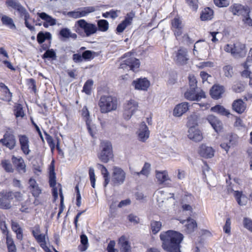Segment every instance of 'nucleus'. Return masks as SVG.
<instances>
[{"label": "nucleus", "instance_id": "a878e982", "mask_svg": "<svg viewBox=\"0 0 252 252\" xmlns=\"http://www.w3.org/2000/svg\"><path fill=\"white\" fill-rule=\"evenodd\" d=\"M233 109L239 114L243 113L246 109V105L241 99L235 100L232 104Z\"/></svg>", "mask_w": 252, "mask_h": 252}, {"label": "nucleus", "instance_id": "bf43d9fd", "mask_svg": "<svg viewBox=\"0 0 252 252\" xmlns=\"http://www.w3.org/2000/svg\"><path fill=\"white\" fill-rule=\"evenodd\" d=\"M223 228L225 233L227 234L230 233L231 230V220L229 218L226 219L225 224Z\"/></svg>", "mask_w": 252, "mask_h": 252}, {"label": "nucleus", "instance_id": "1a4fd4ad", "mask_svg": "<svg viewBox=\"0 0 252 252\" xmlns=\"http://www.w3.org/2000/svg\"><path fill=\"white\" fill-rule=\"evenodd\" d=\"M140 66L139 61L133 57H130L124 60L120 64V68L124 70L137 71Z\"/></svg>", "mask_w": 252, "mask_h": 252}, {"label": "nucleus", "instance_id": "f8f14e48", "mask_svg": "<svg viewBox=\"0 0 252 252\" xmlns=\"http://www.w3.org/2000/svg\"><path fill=\"white\" fill-rule=\"evenodd\" d=\"M134 17V14L133 12L127 13L124 20L118 25L117 32L119 33L122 32L127 26L131 24Z\"/></svg>", "mask_w": 252, "mask_h": 252}, {"label": "nucleus", "instance_id": "2eb2a0df", "mask_svg": "<svg viewBox=\"0 0 252 252\" xmlns=\"http://www.w3.org/2000/svg\"><path fill=\"white\" fill-rule=\"evenodd\" d=\"M28 184V189L32 196L36 198L38 197L41 193V189L39 187L36 180L34 179L31 178L29 180Z\"/></svg>", "mask_w": 252, "mask_h": 252}, {"label": "nucleus", "instance_id": "5701e85b", "mask_svg": "<svg viewBox=\"0 0 252 252\" xmlns=\"http://www.w3.org/2000/svg\"><path fill=\"white\" fill-rule=\"evenodd\" d=\"M198 153L201 156L205 158H211L214 155V151L213 148L204 144L200 146Z\"/></svg>", "mask_w": 252, "mask_h": 252}, {"label": "nucleus", "instance_id": "8fccbe9b", "mask_svg": "<svg viewBox=\"0 0 252 252\" xmlns=\"http://www.w3.org/2000/svg\"><path fill=\"white\" fill-rule=\"evenodd\" d=\"M118 12H120V11L111 10L109 12L103 13L102 16L104 18H108L109 17H110L112 19H115L118 16L117 14Z\"/></svg>", "mask_w": 252, "mask_h": 252}, {"label": "nucleus", "instance_id": "4be33fe9", "mask_svg": "<svg viewBox=\"0 0 252 252\" xmlns=\"http://www.w3.org/2000/svg\"><path fill=\"white\" fill-rule=\"evenodd\" d=\"M231 11L234 15H242L250 13V9L240 4L235 3L231 6Z\"/></svg>", "mask_w": 252, "mask_h": 252}, {"label": "nucleus", "instance_id": "72a5a7b5", "mask_svg": "<svg viewBox=\"0 0 252 252\" xmlns=\"http://www.w3.org/2000/svg\"><path fill=\"white\" fill-rule=\"evenodd\" d=\"M51 37L52 35L50 32H40L37 35V41L39 44H41L46 39H51Z\"/></svg>", "mask_w": 252, "mask_h": 252}, {"label": "nucleus", "instance_id": "0e129e2a", "mask_svg": "<svg viewBox=\"0 0 252 252\" xmlns=\"http://www.w3.org/2000/svg\"><path fill=\"white\" fill-rule=\"evenodd\" d=\"M225 75L226 77H231L232 73V67L230 65H226L223 67Z\"/></svg>", "mask_w": 252, "mask_h": 252}, {"label": "nucleus", "instance_id": "49530a36", "mask_svg": "<svg viewBox=\"0 0 252 252\" xmlns=\"http://www.w3.org/2000/svg\"><path fill=\"white\" fill-rule=\"evenodd\" d=\"M15 116L16 117H23L24 116V113L23 107L21 104H18L15 107Z\"/></svg>", "mask_w": 252, "mask_h": 252}, {"label": "nucleus", "instance_id": "393cba45", "mask_svg": "<svg viewBox=\"0 0 252 252\" xmlns=\"http://www.w3.org/2000/svg\"><path fill=\"white\" fill-rule=\"evenodd\" d=\"M224 88L219 85H214L210 90V95L214 99H218L221 97L224 93Z\"/></svg>", "mask_w": 252, "mask_h": 252}, {"label": "nucleus", "instance_id": "f257e3e1", "mask_svg": "<svg viewBox=\"0 0 252 252\" xmlns=\"http://www.w3.org/2000/svg\"><path fill=\"white\" fill-rule=\"evenodd\" d=\"M183 238L182 234L173 230H168L160 234L162 247L168 252H181L180 244Z\"/></svg>", "mask_w": 252, "mask_h": 252}, {"label": "nucleus", "instance_id": "f3484780", "mask_svg": "<svg viewBox=\"0 0 252 252\" xmlns=\"http://www.w3.org/2000/svg\"><path fill=\"white\" fill-rule=\"evenodd\" d=\"M207 120L217 133L220 132L222 128L221 122L216 116L210 115L207 117Z\"/></svg>", "mask_w": 252, "mask_h": 252}, {"label": "nucleus", "instance_id": "7ed1b4c3", "mask_svg": "<svg viewBox=\"0 0 252 252\" xmlns=\"http://www.w3.org/2000/svg\"><path fill=\"white\" fill-rule=\"evenodd\" d=\"M100 148L101 151L98 155L99 159L104 163H107L113 157L112 146L108 141L101 142Z\"/></svg>", "mask_w": 252, "mask_h": 252}, {"label": "nucleus", "instance_id": "2f4dec72", "mask_svg": "<svg viewBox=\"0 0 252 252\" xmlns=\"http://www.w3.org/2000/svg\"><path fill=\"white\" fill-rule=\"evenodd\" d=\"M54 160L51 163L50 167V176H49V184L50 187H55L56 184V174L54 171V167L53 165Z\"/></svg>", "mask_w": 252, "mask_h": 252}, {"label": "nucleus", "instance_id": "4468645a", "mask_svg": "<svg viewBox=\"0 0 252 252\" xmlns=\"http://www.w3.org/2000/svg\"><path fill=\"white\" fill-rule=\"evenodd\" d=\"M132 84L136 90L147 91L150 86V83L148 79L144 78L134 80Z\"/></svg>", "mask_w": 252, "mask_h": 252}, {"label": "nucleus", "instance_id": "3c124183", "mask_svg": "<svg viewBox=\"0 0 252 252\" xmlns=\"http://www.w3.org/2000/svg\"><path fill=\"white\" fill-rule=\"evenodd\" d=\"M215 4L220 7H226L229 4V0H214Z\"/></svg>", "mask_w": 252, "mask_h": 252}, {"label": "nucleus", "instance_id": "b1692460", "mask_svg": "<svg viewBox=\"0 0 252 252\" xmlns=\"http://www.w3.org/2000/svg\"><path fill=\"white\" fill-rule=\"evenodd\" d=\"M187 50L185 48H180L176 54V62L180 64H184L189 60Z\"/></svg>", "mask_w": 252, "mask_h": 252}, {"label": "nucleus", "instance_id": "69168bd1", "mask_svg": "<svg viewBox=\"0 0 252 252\" xmlns=\"http://www.w3.org/2000/svg\"><path fill=\"white\" fill-rule=\"evenodd\" d=\"M82 57L85 60H90L93 58V52L90 50L85 51L82 53Z\"/></svg>", "mask_w": 252, "mask_h": 252}, {"label": "nucleus", "instance_id": "774afa93", "mask_svg": "<svg viewBox=\"0 0 252 252\" xmlns=\"http://www.w3.org/2000/svg\"><path fill=\"white\" fill-rule=\"evenodd\" d=\"M115 242L114 241H110L107 248L108 252H115L116 250L114 248Z\"/></svg>", "mask_w": 252, "mask_h": 252}, {"label": "nucleus", "instance_id": "c85d7f7f", "mask_svg": "<svg viewBox=\"0 0 252 252\" xmlns=\"http://www.w3.org/2000/svg\"><path fill=\"white\" fill-rule=\"evenodd\" d=\"M1 21L3 25L8 27L10 29H16V27L11 18L6 15H3L1 17Z\"/></svg>", "mask_w": 252, "mask_h": 252}, {"label": "nucleus", "instance_id": "680f3d73", "mask_svg": "<svg viewBox=\"0 0 252 252\" xmlns=\"http://www.w3.org/2000/svg\"><path fill=\"white\" fill-rule=\"evenodd\" d=\"M243 21L244 23L248 26H252V19L250 17L249 13L247 15H243Z\"/></svg>", "mask_w": 252, "mask_h": 252}, {"label": "nucleus", "instance_id": "0eeeda50", "mask_svg": "<svg viewBox=\"0 0 252 252\" xmlns=\"http://www.w3.org/2000/svg\"><path fill=\"white\" fill-rule=\"evenodd\" d=\"M3 135V138L0 140V143L9 150H13L16 145V140L14 135V131L9 128Z\"/></svg>", "mask_w": 252, "mask_h": 252}, {"label": "nucleus", "instance_id": "412c9836", "mask_svg": "<svg viewBox=\"0 0 252 252\" xmlns=\"http://www.w3.org/2000/svg\"><path fill=\"white\" fill-rule=\"evenodd\" d=\"M171 24V29L174 32L175 36L176 37L180 36L182 33L183 25L180 18L177 17L174 18L172 21Z\"/></svg>", "mask_w": 252, "mask_h": 252}, {"label": "nucleus", "instance_id": "5fc2aeb1", "mask_svg": "<svg viewBox=\"0 0 252 252\" xmlns=\"http://www.w3.org/2000/svg\"><path fill=\"white\" fill-rule=\"evenodd\" d=\"M71 31L69 29L67 28H63L61 30L60 32V34L61 36L65 38H69Z\"/></svg>", "mask_w": 252, "mask_h": 252}, {"label": "nucleus", "instance_id": "39448f33", "mask_svg": "<svg viewBox=\"0 0 252 252\" xmlns=\"http://www.w3.org/2000/svg\"><path fill=\"white\" fill-rule=\"evenodd\" d=\"M224 50L231 53L235 58L244 57L246 54L245 45L239 42L233 44H227L224 47Z\"/></svg>", "mask_w": 252, "mask_h": 252}, {"label": "nucleus", "instance_id": "6e6d98bb", "mask_svg": "<svg viewBox=\"0 0 252 252\" xmlns=\"http://www.w3.org/2000/svg\"><path fill=\"white\" fill-rule=\"evenodd\" d=\"M186 2L192 8L193 10H196L198 8L197 0H186Z\"/></svg>", "mask_w": 252, "mask_h": 252}, {"label": "nucleus", "instance_id": "864d4df0", "mask_svg": "<svg viewBox=\"0 0 252 252\" xmlns=\"http://www.w3.org/2000/svg\"><path fill=\"white\" fill-rule=\"evenodd\" d=\"M226 141H230V143H228L230 147L236 145L237 141V137L236 135H229L227 138L224 139Z\"/></svg>", "mask_w": 252, "mask_h": 252}, {"label": "nucleus", "instance_id": "cd10ccee", "mask_svg": "<svg viewBox=\"0 0 252 252\" xmlns=\"http://www.w3.org/2000/svg\"><path fill=\"white\" fill-rule=\"evenodd\" d=\"M37 15L45 22L48 23L50 26H54L56 24V19L45 12L37 13Z\"/></svg>", "mask_w": 252, "mask_h": 252}, {"label": "nucleus", "instance_id": "052dcab7", "mask_svg": "<svg viewBox=\"0 0 252 252\" xmlns=\"http://www.w3.org/2000/svg\"><path fill=\"white\" fill-rule=\"evenodd\" d=\"M80 238H81V243L83 245V247H84V249L83 250L85 251L87 248L88 244V238L86 235L82 234L80 236Z\"/></svg>", "mask_w": 252, "mask_h": 252}, {"label": "nucleus", "instance_id": "c756f323", "mask_svg": "<svg viewBox=\"0 0 252 252\" xmlns=\"http://www.w3.org/2000/svg\"><path fill=\"white\" fill-rule=\"evenodd\" d=\"M185 227V231L188 233H191L196 228L197 223L194 220L189 218L187 220V223L186 224Z\"/></svg>", "mask_w": 252, "mask_h": 252}, {"label": "nucleus", "instance_id": "4d7b16f0", "mask_svg": "<svg viewBox=\"0 0 252 252\" xmlns=\"http://www.w3.org/2000/svg\"><path fill=\"white\" fill-rule=\"evenodd\" d=\"M4 199L0 198V208L8 209L11 207V204L9 201H4Z\"/></svg>", "mask_w": 252, "mask_h": 252}, {"label": "nucleus", "instance_id": "c03bdc74", "mask_svg": "<svg viewBox=\"0 0 252 252\" xmlns=\"http://www.w3.org/2000/svg\"><path fill=\"white\" fill-rule=\"evenodd\" d=\"M188 79L190 89H196L197 88V80L195 77L192 74H190Z\"/></svg>", "mask_w": 252, "mask_h": 252}, {"label": "nucleus", "instance_id": "e2e57ef3", "mask_svg": "<svg viewBox=\"0 0 252 252\" xmlns=\"http://www.w3.org/2000/svg\"><path fill=\"white\" fill-rule=\"evenodd\" d=\"M244 225L245 228L252 232V221L251 220L245 218L244 220Z\"/></svg>", "mask_w": 252, "mask_h": 252}, {"label": "nucleus", "instance_id": "e433bc0d", "mask_svg": "<svg viewBox=\"0 0 252 252\" xmlns=\"http://www.w3.org/2000/svg\"><path fill=\"white\" fill-rule=\"evenodd\" d=\"M185 97L189 100H195L196 97V89H188L185 93Z\"/></svg>", "mask_w": 252, "mask_h": 252}, {"label": "nucleus", "instance_id": "13d9d810", "mask_svg": "<svg viewBox=\"0 0 252 252\" xmlns=\"http://www.w3.org/2000/svg\"><path fill=\"white\" fill-rule=\"evenodd\" d=\"M0 227L3 234L6 236L9 235L6 224L4 220H0Z\"/></svg>", "mask_w": 252, "mask_h": 252}, {"label": "nucleus", "instance_id": "603ef678", "mask_svg": "<svg viewBox=\"0 0 252 252\" xmlns=\"http://www.w3.org/2000/svg\"><path fill=\"white\" fill-rule=\"evenodd\" d=\"M0 196L4 199L10 200L13 199V192L12 191H4L0 192Z\"/></svg>", "mask_w": 252, "mask_h": 252}, {"label": "nucleus", "instance_id": "09e8293b", "mask_svg": "<svg viewBox=\"0 0 252 252\" xmlns=\"http://www.w3.org/2000/svg\"><path fill=\"white\" fill-rule=\"evenodd\" d=\"M44 133L45 135V138L46 140L50 146L51 150H53L55 148V143L54 140L51 136H50L49 134H48L46 131L44 132Z\"/></svg>", "mask_w": 252, "mask_h": 252}, {"label": "nucleus", "instance_id": "dca6fc26", "mask_svg": "<svg viewBox=\"0 0 252 252\" xmlns=\"http://www.w3.org/2000/svg\"><path fill=\"white\" fill-rule=\"evenodd\" d=\"M188 133L189 138L194 142H199L203 139L202 132L195 127H190L188 130Z\"/></svg>", "mask_w": 252, "mask_h": 252}, {"label": "nucleus", "instance_id": "aec40b11", "mask_svg": "<svg viewBox=\"0 0 252 252\" xmlns=\"http://www.w3.org/2000/svg\"><path fill=\"white\" fill-rule=\"evenodd\" d=\"M189 109V103H181L175 107L173 112V115L176 117H180L187 112Z\"/></svg>", "mask_w": 252, "mask_h": 252}, {"label": "nucleus", "instance_id": "473e14b6", "mask_svg": "<svg viewBox=\"0 0 252 252\" xmlns=\"http://www.w3.org/2000/svg\"><path fill=\"white\" fill-rule=\"evenodd\" d=\"M6 243L8 252H17V248L11 237L7 235L6 237Z\"/></svg>", "mask_w": 252, "mask_h": 252}, {"label": "nucleus", "instance_id": "6ab92c4d", "mask_svg": "<svg viewBox=\"0 0 252 252\" xmlns=\"http://www.w3.org/2000/svg\"><path fill=\"white\" fill-rule=\"evenodd\" d=\"M12 162L16 167L17 171L19 173H25L26 170V164L24 160L22 157L17 158L13 156L11 158Z\"/></svg>", "mask_w": 252, "mask_h": 252}, {"label": "nucleus", "instance_id": "6e6552de", "mask_svg": "<svg viewBox=\"0 0 252 252\" xmlns=\"http://www.w3.org/2000/svg\"><path fill=\"white\" fill-rule=\"evenodd\" d=\"M126 174L121 168L114 166L113 169L111 182L114 186L123 184L126 179Z\"/></svg>", "mask_w": 252, "mask_h": 252}, {"label": "nucleus", "instance_id": "ea45409f", "mask_svg": "<svg viewBox=\"0 0 252 252\" xmlns=\"http://www.w3.org/2000/svg\"><path fill=\"white\" fill-rule=\"evenodd\" d=\"M150 168L151 164L150 163L146 162L144 164L141 171L139 172H135V174L138 176H139L140 174H142L146 176H147L150 173Z\"/></svg>", "mask_w": 252, "mask_h": 252}, {"label": "nucleus", "instance_id": "f704fd0d", "mask_svg": "<svg viewBox=\"0 0 252 252\" xmlns=\"http://www.w3.org/2000/svg\"><path fill=\"white\" fill-rule=\"evenodd\" d=\"M211 110L223 116H228L230 115L229 111L220 105H217L212 107Z\"/></svg>", "mask_w": 252, "mask_h": 252}, {"label": "nucleus", "instance_id": "338daca9", "mask_svg": "<svg viewBox=\"0 0 252 252\" xmlns=\"http://www.w3.org/2000/svg\"><path fill=\"white\" fill-rule=\"evenodd\" d=\"M128 219L129 221L131 222H133L134 223H138L139 221V219L135 215H134L133 214H131L128 216Z\"/></svg>", "mask_w": 252, "mask_h": 252}, {"label": "nucleus", "instance_id": "79ce46f5", "mask_svg": "<svg viewBox=\"0 0 252 252\" xmlns=\"http://www.w3.org/2000/svg\"><path fill=\"white\" fill-rule=\"evenodd\" d=\"M1 165L7 172H13L14 169L10 162L7 160H4L1 161Z\"/></svg>", "mask_w": 252, "mask_h": 252}, {"label": "nucleus", "instance_id": "4c0bfd02", "mask_svg": "<svg viewBox=\"0 0 252 252\" xmlns=\"http://www.w3.org/2000/svg\"><path fill=\"white\" fill-rule=\"evenodd\" d=\"M57 56L55 51L53 49H48L42 55L43 59H51L53 60L56 59Z\"/></svg>", "mask_w": 252, "mask_h": 252}, {"label": "nucleus", "instance_id": "c9c22d12", "mask_svg": "<svg viewBox=\"0 0 252 252\" xmlns=\"http://www.w3.org/2000/svg\"><path fill=\"white\" fill-rule=\"evenodd\" d=\"M0 87L2 89L3 93L5 94V97L2 99L10 101L12 99V94L10 92L8 87L3 83L0 82Z\"/></svg>", "mask_w": 252, "mask_h": 252}, {"label": "nucleus", "instance_id": "a211bd4d", "mask_svg": "<svg viewBox=\"0 0 252 252\" xmlns=\"http://www.w3.org/2000/svg\"><path fill=\"white\" fill-rule=\"evenodd\" d=\"M156 178L159 184L170 186L169 183L167 182L170 181V179L168 176L167 171H156Z\"/></svg>", "mask_w": 252, "mask_h": 252}, {"label": "nucleus", "instance_id": "7c9ffc66", "mask_svg": "<svg viewBox=\"0 0 252 252\" xmlns=\"http://www.w3.org/2000/svg\"><path fill=\"white\" fill-rule=\"evenodd\" d=\"M213 11L209 7H206L202 11L200 18L202 21L211 20L213 18Z\"/></svg>", "mask_w": 252, "mask_h": 252}, {"label": "nucleus", "instance_id": "37998d69", "mask_svg": "<svg viewBox=\"0 0 252 252\" xmlns=\"http://www.w3.org/2000/svg\"><path fill=\"white\" fill-rule=\"evenodd\" d=\"M98 29L102 32H105L108 29V22L106 20H100L98 21Z\"/></svg>", "mask_w": 252, "mask_h": 252}, {"label": "nucleus", "instance_id": "f03ea898", "mask_svg": "<svg viewBox=\"0 0 252 252\" xmlns=\"http://www.w3.org/2000/svg\"><path fill=\"white\" fill-rule=\"evenodd\" d=\"M98 105L101 113H107L117 109V100L111 96L102 95L99 99Z\"/></svg>", "mask_w": 252, "mask_h": 252}, {"label": "nucleus", "instance_id": "ddd939ff", "mask_svg": "<svg viewBox=\"0 0 252 252\" xmlns=\"http://www.w3.org/2000/svg\"><path fill=\"white\" fill-rule=\"evenodd\" d=\"M138 139L142 142H145L149 137L150 131L145 122L141 123L137 131Z\"/></svg>", "mask_w": 252, "mask_h": 252}, {"label": "nucleus", "instance_id": "de8ad7c7", "mask_svg": "<svg viewBox=\"0 0 252 252\" xmlns=\"http://www.w3.org/2000/svg\"><path fill=\"white\" fill-rule=\"evenodd\" d=\"M5 3L8 7H12L14 9H16L21 4L17 0H7Z\"/></svg>", "mask_w": 252, "mask_h": 252}, {"label": "nucleus", "instance_id": "58836bf2", "mask_svg": "<svg viewBox=\"0 0 252 252\" xmlns=\"http://www.w3.org/2000/svg\"><path fill=\"white\" fill-rule=\"evenodd\" d=\"M151 230L153 234H157L160 230L161 222L158 221H152L151 223Z\"/></svg>", "mask_w": 252, "mask_h": 252}, {"label": "nucleus", "instance_id": "a19ab883", "mask_svg": "<svg viewBox=\"0 0 252 252\" xmlns=\"http://www.w3.org/2000/svg\"><path fill=\"white\" fill-rule=\"evenodd\" d=\"M93 83L94 82L92 80L89 79L87 80L84 85L83 88V92H84L87 94H90L92 86L93 85Z\"/></svg>", "mask_w": 252, "mask_h": 252}, {"label": "nucleus", "instance_id": "a18cd8bd", "mask_svg": "<svg viewBox=\"0 0 252 252\" xmlns=\"http://www.w3.org/2000/svg\"><path fill=\"white\" fill-rule=\"evenodd\" d=\"M89 174L91 186L93 188H94L95 186V176L94 168L92 167L89 168Z\"/></svg>", "mask_w": 252, "mask_h": 252}, {"label": "nucleus", "instance_id": "9b49d317", "mask_svg": "<svg viewBox=\"0 0 252 252\" xmlns=\"http://www.w3.org/2000/svg\"><path fill=\"white\" fill-rule=\"evenodd\" d=\"M18 137L21 151L25 155H29L31 151L30 149V141L28 137L24 134H19Z\"/></svg>", "mask_w": 252, "mask_h": 252}, {"label": "nucleus", "instance_id": "423d86ee", "mask_svg": "<svg viewBox=\"0 0 252 252\" xmlns=\"http://www.w3.org/2000/svg\"><path fill=\"white\" fill-rule=\"evenodd\" d=\"M77 23L80 28L76 30V32L79 34H81V30H82L84 31L86 36L89 37L97 31V28L95 25L87 23L84 19L78 20Z\"/></svg>", "mask_w": 252, "mask_h": 252}, {"label": "nucleus", "instance_id": "9d476101", "mask_svg": "<svg viewBox=\"0 0 252 252\" xmlns=\"http://www.w3.org/2000/svg\"><path fill=\"white\" fill-rule=\"evenodd\" d=\"M95 10L96 8L94 6H87L78 8L77 10L73 11H69L67 15L70 17L77 19L86 16Z\"/></svg>", "mask_w": 252, "mask_h": 252}, {"label": "nucleus", "instance_id": "bb28decb", "mask_svg": "<svg viewBox=\"0 0 252 252\" xmlns=\"http://www.w3.org/2000/svg\"><path fill=\"white\" fill-rule=\"evenodd\" d=\"M11 228L12 230L16 234V237L18 240L23 239V230L19 223L14 220H11Z\"/></svg>", "mask_w": 252, "mask_h": 252}, {"label": "nucleus", "instance_id": "20e7f679", "mask_svg": "<svg viewBox=\"0 0 252 252\" xmlns=\"http://www.w3.org/2000/svg\"><path fill=\"white\" fill-rule=\"evenodd\" d=\"M138 109L139 103L137 100L132 98L126 100L123 105L124 119L129 120Z\"/></svg>", "mask_w": 252, "mask_h": 252}]
</instances>
